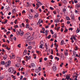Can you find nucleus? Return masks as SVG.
Returning <instances> with one entry per match:
<instances>
[{"mask_svg":"<svg viewBox=\"0 0 80 80\" xmlns=\"http://www.w3.org/2000/svg\"><path fill=\"white\" fill-rule=\"evenodd\" d=\"M11 64V61L10 60L8 61V62H7L5 63V66L6 67H8Z\"/></svg>","mask_w":80,"mask_h":80,"instance_id":"1","label":"nucleus"},{"mask_svg":"<svg viewBox=\"0 0 80 80\" xmlns=\"http://www.w3.org/2000/svg\"><path fill=\"white\" fill-rule=\"evenodd\" d=\"M8 71L9 73H12L13 72V71H14V69L13 68H9L8 69Z\"/></svg>","mask_w":80,"mask_h":80,"instance_id":"2","label":"nucleus"},{"mask_svg":"<svg viewBox=\"0 0 80 80\" xmlns=\"http://www.w3.org/2000/svg\"><path fill=\"white\" fill-rule=\"evenodd\" d=\"M27 40H29V41H30V40H33L34 38L32 36H29L27 38Z\"/></svg>","mask_w":80,"mask_h":80,"instance_id":"3","label":"nucleus"},{"mask_svg":"<svg viewBox=\"0 0 80 80\" xmlns=\"http://www.w3.org/2000/svg\"><path fill=\"white\" fill-rule=\"evenodd\" d=\"M64 55L66 57L68 55V51L67 49H66L64 51Z\"/></svg>","mask_w":80,"mask_h":80,"instance_id":"4","label":"nucleus"},{"mask_svg":"<svg viewBox=\"0 0 80 80\" xmlns=\"http://www.w3.org/2000/svg\"><path fill=\"white\" fill-rule=\"evenodd\" d=\"M17 61H18V62H21V58H20V57H17Z\"/></svg>","mask_w":80,"mask_h":80,"instance_id":"5","label":"nucleus"},{"mask_svg":"<svg viewBox=\"0 0 80 80\" xmlns=\"http://www.w3.org/2000/svg\"><path fill=\"white\" fill-rule=\"evenodd\" d=\"M30 33L28 32L25 35V37H30Z\"/></svg>","mask_w":80,"mask_h":80,"instance_id":"6","label":"nucleus"},{"mask_svg":"<svg viewBox=\"0 0 80 80\" xmlns=\"http://www.w3.org/2000/svg\"><path fill=\"white\" fill-rule=\"evenodd\" d=\"M19 33L21 36H23V35L24 34V32L22 31H20Z\"/></svg>","mask_w":80,"mask_h":80,"instance_id":"7","label":"nucleus"},{"mask_svg":"<svg viewBox=\"0 0 80 80\" xmlns=\"http://www.w3.org/2000/svg\"><path fill=\"white\" fill-rule=\"evenodd\" d=\"M31 66L32 67V68H34V67H36L35 66V64L33 63H32L31 64Z\"/></svg>","mask_w":80,"mask_h":80,"instance_id":"8","label":"nucleus"},{"mask_svg":"<svg viewBox=\"0 0 80 80\" xmlns=\"http://www.w3.org/2000/svg\"><path fill=\"white\" fill-rule=\"evenodd\" d=\"M52 69H53V70L55 72V71H56V70H57V68L55 66H53L52 67Z\"/></svg>","mask_w":80,"mask_h":80,"instance_id":"9","label":"nucleus"},{"mask_svg":"<svg viewBox=\"0 0 80 80\" xmlns=\"http://www.w3.org/2000/svg\"><path fill=\"white\" fill-rule=\"evenodd\" d=\"M71 17L72 20H74V14H72L71 15Z\"/></svg>","mask_w":80,"mask_h":80,"instance_id":"10","label":"nucleus"},{"mask_svg":"<svg viewBox=\"0 0 80 80\" xmlns=\"http://www.w3.org/2000/svg\"><path fill=\"white\" fill-rule=\"evenodd\" d=\"M70 78V76L69 75H68L66 76V78L65 79H67V80H69Z\"/></svg>","mask_w":80,"mask_h":80,"instance_id":"11","label":"nucleus"},{"mask_svg":"<svg viewBox=\"0 0 80 80\" xmlns=\"http://www.w3.org/2000/svg\"><path fill=\"white\" fill-rule=\"evenodd\" d=\"M17 12V11H16V10L15 9H13L12 11V13L13 14H14L15 13H16Z\"/></svg>","mask_w":80,"mask_h":80,"instance_id":"12","label":"nucleus"},{"mask_svg":"<svg viewBox=\"0 0 80 80\" xmlns=\"http://www.w3.org/2000/svg\"><path fill=\"white\" fill-rule=\"evenodd\" d=\"M37 2L38 3V4L39 5H42V3L40 2L39 0H37Z\"/></svg>","mask_w":80,"mask_h":80,"instance_id":"13","label":"nucleus"},{"mask_svg":"<svg viewBox=\"0 0 80 80\" xmlns=\"http://www.w3.org/2000/svg\"><path fill=\"white\" fill-rule=\"evenodd\" d=\"M20 66V64L19 63H18L15 65V67H18V68Z\"/></svg>","mask_w":80,"mask_h":80,"instance_id":"14","label":"nucleus"},{"mask_svg":"<svg viewBox=\"0 0 80 80\" xmlns=\"http://www.w3.org/2000/svg\"><path fill=\"white\" fill-rule=\"evenodd\" d=\"M25 57L26 58H27V59L28 60H30L31 58V56H29V57H28V56H25Z\"/></svg>","mask_w":80,"mask_h":80,"instance_id":"15","label":"nucleus"},{"mask_svg":"<svg viewBox=\"0 0 80 80\" xmlns=\"http://www.w3.org/2000/svg\"><path fill=\"white\" fill-rule=\"evenodd\" d=\"M45 46L46 49V50H47L48 49V44H47V43H46Z\"/></svg>","mask_w":80,"mask_h":80,"instance_id":"16","label":"nucleus"},{"mask_svg":"<svg viewBox=\"0 0 80 80\" xmlns=\"http://www.w3.org/2000/svg\"><path fill=\"white\" fill-rule=\"evenodd\" d=\"M42 20V19H39L38 21V22L37 23V25L38 24H40L41 23V21Z\"/></svg>","mask_w":80,"mask_h":80,"instance_id":"17","label":"nucleus"},{"mask_svg":"<svg viewBox=\"0 0 80 80\" xmlns=\"http://www.w3.org/2000/svg\"><path fill=\"white\" fill-rule=\"evenodd\" d=\"M3 59L4 60H6V59H7V55H5L3 56Z\"/></svg>","mask_w":80,"mask_h":80,"instance_id":"18","label":"nucleus"},{"mask_svg":"<svg viewBox=\"0 0 80 80\" xmlns=\"http://www.w3.org/2000/svg\"><path fill=\"white\" fill-rule=\"evenodd\" d=\"M1 65H5V61H2L1 62Z\"/></svg>","mask_w":80,"mask_h":80,"instance_id":"19","label":"nucleus"},{"mask_svg":"<svg viewBox=\"0 0 80 80\" xmlns=\"http://www.w3.org/2000/svg\"><path fill=\"white\" fill-rule=\"evenodd\" d=\"M75 7H76V8H80V4H76L75 5Z\"/></svg>","mask_w":80,"mask_h":80,"instance_id":"20","label":"nucleus"},{"mask_svg":"<svg viewBox=\"0 0 80 80\" xmlns=\"http://www.w3.org/2000/svg\"><path fill=\"white\" fill-rule=\"evenodd\" d=\"M55 22V23H58L59 22H60V20H58V19H56L54 21Z\"/></svg>","mask_w":80,"mask_h":80,"instance_id":"21","label":"nucleus"},{"mask_svg":"<svg viewBox=\"0 0 80 80\" xmlns=\"http://www.w3.org/2000/svg\"><path fill=\"white\" fill-rule=\"evenodd\" d=\"M29 25L28 24H26V28H29Z\"/></svg>","mask_w":80,"mask_h":80,"instance_id":"22","label":"nucleus"},{"mask_svg":"<svg viewBox=\"0 0 80 80\" xmlns=\"http://www.w3.org/2000/svg\"><path fill=\"white\" fill-rule=\"evenodd\" d=\"M35 71L36 73H38V72H40V70H39V69H36Z\"/></svg>","mask_w":80,"mask_h":80,"instance_id":"23","label":"nucleus"},{"mask_svg":"<svg viewBox=\"0 0 80 80\" xmlns=\"http://www.w3.org/2000/svg\"><path fill=\"white\" fill-rule=\"evenodd\" d=\"M77 30H76V33H78L79 32H80V29H79V28H77Z\"/></svg>","mask_w":80,"mask_h":80,"instance_id":"24","label":"nucleus"},{"mask_svg":"<svg viewBox=\"0 0 80 80\" xmlns=\"http://www.w3.org/2000/svg\"><path fill=\"white\" fill-rule=\"evenodd\" d=\"M75 50L77 51L79 49V48H78L77 46H75Z\"/></svg>","mask_w":80,"mask_h":80,"instance_id":"25","label":"nucleus"},{"mask_svg":"<svg viewBox=\"0 0 80 80\" xmlns=\"http://www.w3.org/2000/svg\"><path fill=\"white\" fill-rule=\"evenodd\" d=\"M38 17V13H36V15H35V18H37Z\"/></svg>","mask_w":80,"mask_h":80,"instance_id":"26","label":"nucleus"},{"mask_svg":"<svg viewBox=\"0 0 80 80\" xmlns=\"http://www.w3.org/2000/svg\"><path fill=\"white\" fill-rule=\"evenodd\" d=\"M29 19H32V15H29Z\"/></svg>","mask_w":80,"mask_h":80,"instance_id":"27","label":"nucleus"},{"mask_svg":"<svg viewBox=\"0 0 80 80\" xmlns=\"http://www.w3.org/2000/svg\"><path fill=\"white\" fill-rule=\"evenodd\" d=\"M42 30L43 32V33H45V29L44 28H42Z\"/></svg>","mask_w":80,"mask_h":80,"instance_id":"28","label":"nucleus"},{"mask_svg":"<svg viewBox=\"0 0 80 80\" xmlns=\"http://www.w3.org/2000/svg\"><path fill=\"white\" fill-rule=\"evenodd\" d=\"M27 53V50H25L23 52L24 55H25Z\"/></svg>","mask_w":80,"mask_h":80,"instance_id":"29","label":"nucleus"},{"mask_svg":"<svg viewBox=\"0 0 80 80\" xmlns=\"http://www.w3.org/2000/svg\"><path fill=\"white\" fill-rule=\"evenodd\" d=\"M39 48H43V44H40Z\"/></svg>","mask_w":80,"mask_h":80,"instance_id":"30","label":"nucleus"},{"mask_svg":"<svg viewBox=\"0 0 80 80\" xmlns=\"http://www.w3.org/2000/svg\"><path fill=\"white\" fill-rule=\"evenodd\" d=\"M4 77L3 76H1L0 77V80H2V79H3Z\"/></svg>","mask_w":80,"mask_h":80,"instance_id":"31","label":"nucleus"},{"mask_svg":"<svg viewBox=\"0 0 80 80\" xmlns=\"http://www.w3.org/2000/svg\"><path fill=\"white\" fill-rule=\"evenodd\" d=\"M32 46H30L28 47V49L29 50H31L32 49Z\"/></svg>","mask_w":80,"mask_h":80,"instance_id":"32","label":"nucleus"},{"mask_svg":"<svg viewBox=\"0 0 80 80\" xmlns=\"http://www.w3.org/2000/svg\"><path fill=\"white\" fill-rule=\"evenodd\" d=\"M53 37L56 38L57 37V34H54V35L52 36V37Z\"/></svg>","mask_w":80,"mask_h":80,"instance_id":"33","label":"nucleus"},{"mask_svg":"<svg viewBox=\"0 0 80 80\" xmlns=\"http://www.w3.org/2000/svg\"><path fill=\"white\" fill-rule=\"evenodd\" d=\"M22 63L23 64V65H25V61H22Z\"/></svg>","mask_w":80,"mask_h":80,"instance_id":"34","label":"nucleus"},{"mask_svg":"<svg viewBox=\"0 0 80 80\" xmlns=\"http://www.w3.org/2000/svg\"><path fill=\"white\" fill-rule=\"evenodd\" d=\"M64 44V41L63 40L61 41V45H62Z\"/></svg>","mask_w":80,"mask_h":80,"instance_id":"35","label":"nucleus"},{"mask_svg":"<svg viewBox=\"0 0 80 80\" xmlns=\"http://www.w3.org/2000/svg\"><path fill=\"white\" fill-rule=\"evenodd\" d=\"M15 28H18V25H15L14 26Z\"/></svg>","mask_w":80,"mask_h":80,"instance_id":"36","label":"nucleus"},{"mask_svg":"<svg viewBox=\"0 0 80 80\" xmlns=\"http://www.w3.org/2000/svg\"><path fill=\"white\" fill-rule=\"evenodd\" d=\"M49 58H50V59L52 60V59H53V56H52V55L49 56Z\"/></svg>","mask_w":80,"mask_h":80,"instance_id":"37","label":"nucleus"},{"mask_svg":"<svg viewBox=\"0 0 80 80\" xmlns=\"http://www.w3.org/2000/svg\"><path fill=\"white\" fill-rule=\"evenodd\" d=\"M72 38H73V39L74 40H77V39L76 38H75V37H74L73 36H72Z\"/></svg>","mask_w":80,"mask_h":80,"instance_id":"38","label":"nucleus"},{"mask_svg":"<svg viewBox=\"0 0 80 80\" xmlns=\"http://www.w3.org/2000/svg\"><path fill=\"white\" fill-rule=\"evenodd\" d=\"M12 58L14 59L15 58V55H13V53H12Z\"/></svg>","mask_w":80,"mask_h":80,"instance_id":"39","label":"nucleus"},{"mask_svg":"<svg viewBox=\"0 0 80 80\" xmlns=\"http://www.w3.org/2000/svg\"><path fill=\"white\" fill-rule=\"evenodd\" d=\"M66 10H67V9L65 8H64L62 9V11L63 12H65Z\"/></svg>","mask_w":80,"mask_h":80,"instance_id":"40","label":"nucleus"},{"mask_svg":"<svg viewBox=\"0 0 80 80\" xmlns=\"http://www.w3.org/2000/svg\"><path fill=\"white\" fill-rule=\"evenodd\" d=\"M12 78H13L14 80H15L16 78L15 76H13V75H12Z\"/></svg>","mask_w":80,"mask_h":80,"instance_id":"41","label":"nucleus"},{"mask_svg":"<svg viewBox=\"0 0 80 80\" xmlns=\"http://www.w3.org/2000/svg\"><path fill=\"white\" fill-rule=\"evenodd\" d=\"M61 57H64V54L63 53H61V56H60Z\"/></svg>","mask_w":80,"mask_h":80,"instance_id":"42","label":"nucleus"},{"mask_svg":"<svg viewBox=\"0 0 80 80\" xmlns=\"http://www.w3.org/2000/svg\"><path fill=\"white\" fill-rule=\"evenodd\" d=\"M50 32L51 33V34H52V35L53 34V30H51L50 31Z\"/></svg>","mask_w":80,"mask_h":80,"instance_id":"43","label":"nucleus"},{"mask_svg":"<svg viewBox=\"0 0 80 80\" xmlns=\"http://www.w3.org/2000/svg\"><path fill=\"white\" fill-rule=\"evenodd\" d=\"M72 52L73 53V54L74 55H76V52H75V51H72Z\"/></svg>","mask_w":80,"mask_h":80,"instance_id":"44","label":"nucleus"},{"mask_svg":"<svg viewBox=\"0 0 80 80\" xmlns=\"http://www.w3.org/2000/svg\"><path fill=\"white\" fill-rule=\"evenodd\" d=\"M66 18L67 20H70V18L68 17H66Z\"/></svg>","mask_w":80,"mask_h":80,"instance_id":"45","label":"nucleus"},{"mask_svg":"<svg viewBox=\"0 0 80 80\" xmlns=\"http://www.w3.org/2000/svg\"><path fill=\"white\" fill-rule=\"evenodd\" d=\"M61 60H64V57H61Z\"/></svg>","mask_w":80,"mask_h":80,"instance_id":"46","label":"nucleus"},{"mask_svg":"<svg viewBox=\"0 0 80 80\" xmlns=\"http://www.w3.org/2000/svg\"><path fill=\"white\" fill-rule=\"evenodd\" d=\"M7 80H11V78L10 77L7 78Z\"/></svg>","mask_w":80,"mask_h":80,"instance_id":"47","label":"nucleus"},{"mask_svg":"<svg viewBox=\"0 0 80 80\" xmlns=\"http://www.w3.org/2000/svg\"><path fill=\"white\" fill-rule=\"evenodd\" d=\"M55 59H57V60H60V59H59V58H58L57 57H56L55 58Z\"/></svg>","mask_w":80,"mask_h":80,"instance_id":"48","label":"nucleus"},{"mask_svg":"<svg viewBox=\"0 0 80 80\" xmlns=\"http://www.w3.org/2000/svg\"><path fill=\"white\" fill-rule=\"evenodd\" d=\"M50 37H51V35H49L48 37V39H50Z\"/></svg>","mask_w":80,"mask_h":80,"instance_id":"49","label":"nucleus"},{"mask_svg":"<svg viewBox=\"0 0 80 80\" xmlns=\"http://www.w3.org/2000/svg\"><path fill=\"white\" fill-rule=\"evenodd\" d=\"M74 2L75 3H78V1L76 0H74Z\"/></svg>","mask_w":80,"mask_h":80,"instance_id":"50","label":"nucleus"},{"mask_svg":"<svg viewBox=\"0 0 80 80\" xmlns=\"http://www.w3.org/2000/svg\"><path fill=\"white\" fill-rule=\"evenodd\" d=\"M51 10H53V8L52 7H50L49 8Z\"/></svg>","mask_w":80,"mask_h":80,"instance_id":"51","label":"nucleus"},{"mask_svg":"<svg viewBox=\"0 0 80 80\" xmlns=\"http://www.w3.org/2000/svg\"><path fill=\"white\" fill-rule=\"evenodd\" d=\"M6 49H7V50H10V48H8V47H7Z\"/></svg>","mask_w":80,"mask_h":80,"instance_id":"52","label":"nucleus"},{"mask_svg":"<svg viewBox=\"0 0 80 80\" xmlns=\"http://www.w3.org/2000/svg\"><path fill=\"white\" fill-rule=\"evenodd\" d=\"M7 22H8V20H6L4 22V23H7Z\"/></svg>","mask_w":80,"mask_h":80,"instance_id":"53","label":"nucleus"},{"mask_svg":"<svg viewBox=\"0 0 80 80\" xmlns=\"http://www.w3.org/2000/svg\"><path fill=\"white\" fill-rule=\"evenodd\" d=\"M38 70H39V71H40V70H42V68L40 67H39L38 68Z\"/></svg>","mask_w":80,"mask_h":80,"instance_id":"54","label":"nucleus"},{"mask_svg":"<svg viewBox=\"0 0 80 80\" xmlns=\"http://www.w3.org/2000/svg\"><path fill=\"white\" fill-rule=\"evenodd\" d=\"M22 25L23 27H25V24L23 23H22Z\"/></svg>","mask_w":80,"mask_h":80,"instance_id":"55","label":"nucleus"},{"mask_svg":"<svg viewBox=\"0 0 80 80\" xmlns=\"http://www.w3.org/2000/svg\"><path fill=\"white\" fill-rule=\"evenodd\" d=\"M69 30H73V28H69Z\"/></svg>","mask_w":80,"mask_h":80,"instance_id":"56","label":"nucleus"},{"mask_svg":"<svg viewBox=\"0 0 80 80\" xmlns=\"http://www.w3.org/2000/svg\"><path fill=\"white\" fill-rule=\"evenodd\" d=\"M67 32H68V29H66L64 31V32L65 33H66Z\"/></svg>","mask_w":80,"mask_h":80,"instance_id":"57","label":"nucleus"},{"mask_svg":"<svg viewBox=\"0 0 80 80\" xmlns=\"http://www.w3.org/2000/svg\"><path fill=\"white\" fill-rule=\"evenodd\" d=\"M22 13H25L26 12H25V10H23L22 12Z\"/></svg>","mask_w":80,"mask_h":80,"instance_id":"58","label":"nucleus"},{"mask_svg":"<svg viewBox=\"0 0 80 80\" xmlns=\"http://www.w3.org/2000/svg\"><path fill=\"white\" fill-rule=\"evenodd\" d=\"M30 10H31V12H34V10H33L32 9H31Z\"/></svg>","mask_w":80,"mask_h":80,"instance_id":"59","label":"nucleus"},{"mask_svg":"<svg viewBox=\"0 0 80 80\" xmlns=\"http://www.w3.org/2000/svg\"><path fill=\"white\" fill-rule=\"evenodd\" d=\"M42 58H40V59H39V62H42Z\"/></svg>","mask_w":80,"mask_h":80,"instance_id":"60","label":"nucleus"},{"mask_svg":"<svg viewBox=\"0 0 80 80\" xmlns=\"http://www.w3.org/2000/svg\"><path fill=\"white\" fill-rule=\"evenodd\" d=\"M62 65H63V63H61V64L60 65V67H62Z\"/></svg>","mask_w":80,"mask_h":80,"instance_id":"61","label":"nucleus"},{"mask_svg":"<svg viewBox=\"0 0 80 80\" xmlns=\"http://www.w3.org/2000/svg\"><path fill=\"white\" fill-rule=\"evenodd\" d=\"M51 3H55V1H53V0H52L51 1Z\"/></svg>","mask_w":80,"mask_h":80,"instance_id":"62","label":"nucleus"},{"mask_svg":"<svg viewBox=\"0 0 80 80\" xmlns=\"http://www.w3.org/2000/svg\"><path fill=\"white\" fill-rule=\"evenodd\" d=\"M22 78H23V76H21L20 77V80H22Z\"/></svg>","mask_w":80,"mask_h":80,"instance_id":"63","label":"nucleus"},{"mask_svg":"<svg viewBox=\"0 0 80 80\" xmlns=\"http://www.w3.org/2000/svg\"><path fill=\"white\" fill-rule=\"evenodd\" d=\"M1 30H5L4 28H3L2 27H1Z\"/></svg>","mask_w":80,"mask_h":80,"instance_id":"64","label":"nucleus"}]
</instances>
